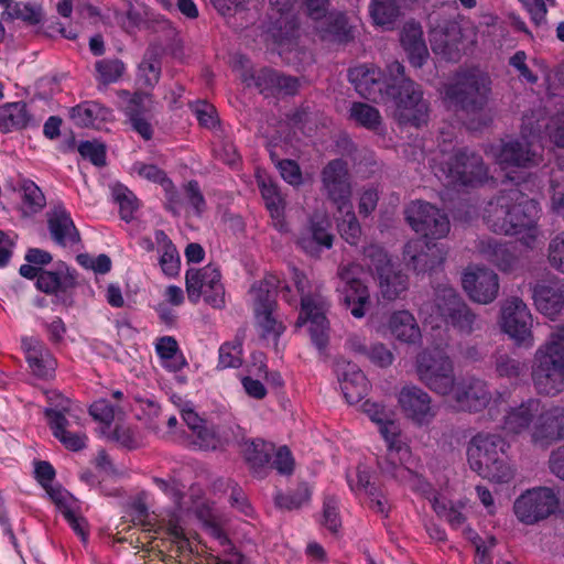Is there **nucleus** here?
<instances>
[{"label": "nucleus", "instance_id": "nucleus-1", "mask_svg": "<svg viewBox=\"0 0 564 564\" xmlns=\"http://www.w3.org/2000/svg\"><path fill=\"white\" fill-rule=\"evenodd\" d=\"M532 381L540 394L556 395L564 388V324L554 326L535 350Z\"/></svg>", "mask_w": 564, "mask_h": 564}, {"label": "nucleus", "instance_id": "nucleus-2", "mask_svg": "<svg viewBox=\"0 0 564 564\" xmlns=\"http://www.w3.org/2000/svg\"><path fill=\"white\" fill-rule=\"evenodd\" d=\"M280 291L282 299L290 305H297V297L289 284L281 285L280 279L274 274L264 276L254 284L250 294L253 299L256 325L262 339L272 341L275 346L279 337L284 333L285 325L274 314L275 294Z\"/></svg>", "mask_w": 564, "mask_h": 564}, {"label": "nucleus", "instance_id": "nucleus-3", "mask_svg": "<svg viewBox=\"0 0 564 564\" xmlns=\"http://www.w3.org/2000/svg\"><path fill=\"white\" fill-rule=\"evenodd\" d=\"M292 283L301 304L295 326L302 327L308 324L313 343L318 349H323L328 344L329 323L326 318V312L329 304L323 296L319 286L313 284L303 272L294 269L292 271Z\"/></svg>", "mask_w": 564, "mask_h": 564}, {"label": "nucleus", "instance_id": "nucleus-4", "mask_svg": "<svg viewBox=\"0 0 564 564\" xmlns=\"http://www.w3.org/2000/svg\"><path fill=\"white\" fill-rule=\"evenodd\" d=\"M530 213H535V202L518 188H511L488 202L484 219L494 232L508 235L517 227L530 224Z\"/></svg>", "mask_w": 564, "mask_h": 564}, {"label": "nucleus", "instance_id": "nucleus-5", "mask_svg": "<svg viewBox=\"0 0 564 564\" xmlns=\"http://www.w3.org/2000/svg\"><path fill=\"white\" fill-rule=\"evenodd\" d=\"M379 431L388 447L384 460L379 463L381 471L413 490L420 489L422 479L410 467L412 452L402 440L399 424L392 417L387 423L379 425Z\"/></svg>", "mask_w": 564, "mask_h": 564}, {"label": "nucleus", "instance_id": "nucleus-6", "mask_svg": "<svg viewBox=\"0 0 564 564\" xmlns=\"http://www.w3.org/2000/svg\"><path fill=\"white\" fill-rule=\"evenodd\" d=\"M490 90V77L479 69H470L458 74L453 84L444 87L443 99L449 109L477 113L487 104Z\"/></svg>", "mask_w": 564, "mask_h": 564}, {"label": "nucleus", "instance_id": "nucleus-7", "mask_svg": "<svg viewBox=\"0 0 564 564\" xmlns=\"http://www.w3.org/2000/svg\"><path fill=\"white\" fill-rule=\"evenodd\" d=\"M542 124L534 115L525 116L521 124V141L502 143L495 152L496 163L502 171L512 167H530L539 164L541 154L533 140L539 137Z\"/></svg>", "mask_w": 564, "mask_h": 564}, {"label": "nucleus", "instance_id": "nucleus-8", "mask_svg": "<svg viewBox=\"0 0 564 564\" xmlns=\"http://www.w3.org/2000/svg\"><path fill=\"white\" fill-rule=\"evenodd\" d=\"M365 259L369 272L377 281L380 294L384 300L399 299L409 288L408 275L397 265L388 253L377 245L365 249Z\"/></svg>", "mask_w": 564, "mask_h": 564}, {"label": "nucleus", "instance_id": "nucleus-9", "mask_svg": "<svg viewBox=\"0 0 564 564\" xmlns=\"http://www.w3.org/2000/svg\"><path fill=\"white\" fill-rule=\"evenodd\" d=\"M221 278L220 269L212 263L186 270L185 289L188 301L196 305L203 299L213 308H223L226 304V292Z\"/></svg>", "mask_w": 564, "mask_h": 564}, {"label": "nucleus", "instance_id": "nucleus-10", "mask_svg": "<svg viewBox=\"0 0 564 564\" xmlns=\"http://www.w3.org/2000/svg\"><path fill=\"white\" fill-rule=\"evenodd\" d=\"M415 367L420 381L430 390L442 395L454 390V365L445 351L437 348L423 350L416 357Z\"/></svg>", "mask_w": 564, "mask_h": 564}, {"label": "nucleus", "instance_id": "nucleus-11", "mask_svg": "<svg viewBox=\"0 0 564 564\" xmlns=\"http://www.w3.org/2000/svg\"><path fill=\"white\" fill-rule=\"evenodd\" d=\"M295 2L296 0H270L272 9L280 14V17L275 18L272 29V36L279 44L290 42L297 34V20L292 13ZM328 4L329 0H304L307 15L315 22L328 13Z\"/></svg>", "mask_w": 564, "mask_h": 564}, {"label": "nucleus", "instance_id": "nucleus-12", "mask_svg": "<svg viewBox=\"0 0 564 564\" xmlns=\"http://www.w3.org/2000/svg\"><path fill=\"white\" fill-rule=\"evenodd\" d=\"M532 314L527 304L517 296L505 300L500 308L499 326L518 346L532 347Z\"/></svg>", "mask_w": 564, "mask_h": 564}, {"label": "nucleus", "instance_id": "nucleus-13", "mask_svg": "<svg viewBox=\"0 0 564 564\" xmlns=\"http://www.w3.org/2000/svg\"><path fill=\"white\" fill-rule=\"evenodd\" d=\"M405 218L411 228L426 239H443L451 230L447 215L426 202H412L405 209Z\"/></svg>", "mask_w": 564, "mask_h": 564}, {"label": "nucleus", "instance_id": "nucleus-14", "mask_svg": "<svg viewBox=\"0 0 564 564\" xmlns=\"http://www.w3.org/2000/svg\"><path fill=\"white\" fill-rule=\"evenodd\" d=\"M390 98L394 105L393 117L399 123L420 127L427 121V102L413 80H404L398 90L390 94Z\"/></svg>", "mask_w": 564, "mask_h": 564}, {"label": "nucleus", "instance_id": "nucleus-15", "mask_svg": "<svg viewBox=\"0 0 564 564\" xmlns=\"http://www.w3.org/2000/svg\"><path fill=\"white\" fill-rule=\"evenodd\" d=\"M558 498L547 487H536L520 495L514 503L513 511L517 519L527 524H535L556 511Z\"/></svg>", "mask_w": 564, "mask_h": 564}, {"label": "nucleus", "instance_id": "nucleus-16", "mask_svg": "<svg viewBox=\"0 0 564 564\" xmlns=\"http://www.w3.org/2000/svg\"><path fill=\"white\" fill-rule=\"evenodd\" d=\"M441 171L449 185H475L487 180V167L481 156L466 150H458L444 162Z\"/></svg>", "mask_w": 564, "mask_h": 564}, {"label": "nucleus", "instance_id": "nucleus-17", "mask_svg": "<svg viewBox=\"0 0 564 564\" xmlns=\"http://www.w3.org/2000/svg\"><path fill=\"white\" fill-rule=\"evenodd\" d=\"M322 189L327 198L343 212L350 203L351 182L348 164L341 159L329 161L321 172Z\"/></svg>", "mask_w": 564, "mask_h": 564}, {"label": "nucleus", "instance_id": "nucleus-18", "mask_svg": "<svg viewBox=\"0 0 564 564\" xmlns=\"http://www.w3.org/2000/svg\"><path fill=\"white\" fill-rule=\"evenodd\" d=\"M398 403L408 420L417 426L429 425L437 414L427 392L416 386H405L398 394Z\"/></svg>", "mask_w": 564, "mask_h": 564}, {"label": "nucleus", "instance_id": "nucleus-19", "mask_svg": "<svg viewBox=\"0 0 564 564\" xmlns=\"http://www.w3.org/2000/svg\"><path fill=\"white\" fill-rule=\"evenodd\" d=\"M462 285L471 301L488 304L498 295L499 278L489 269L468 267L463 274Z\"/></svg>", "mask_w": 564, "mask_h": 564}, {"label": "nucleus", "instance_id": "nucleus-20", "mask_svg": "<svg viewBox=\"0 0 564 564\" xmlns=\"http://www.w3.org/2000/svg\"><path fill=\"white\" fill-rule=\"evenodd\" d=\"M564 440V406L552 405L543 409L531 429V441L540 447Z\"/></svg>", "mask_w": 564, "mask_h": 564}, {"label": "nucleus", "instance_id": "nucleus-21", "mask_svg": "<svg viewBox=\"0 0 564 564\" xmlns=\"http://www.w3.org/2000/svg\"><path fill=\"white\" fill-rule=\"evenodd\" d=\"M503 440L498 435L479 433L475 435L467 447L469 466L478 475L494 464L503 453Z\"/></svg>", "mask_w": 564, "mask_h": 564}, {"label": "nucleus", "instance_id": "nucleus-22", "mask_svg": "<svg viewBox=\"0 0 564 564\" xmlns=\"http://www.w3.org/2000/svg\"><path fill=\"white\" fill-rule=\"evenodd\" d=\"M348 76L362 97L373 101L389 99L386 87H390V84L383 80V73L378 67L367 64L358 65L349 69Z\"/></svg>", "mask_w": 564, "mask_h": 564}, {"label": "nucleus", "instance_id": "nucleus-23", "mask_svg": "<svg viewBox=\"0 0 564 564\" xmlns=\"http://www.w3.org/2000/svg\"><path fill=\"white\" fill-rule=\"evenodd\" d=\"M354 264L340 265L338 276L344 283L341 294L346 308L354 317L361 318L366 315V308L370 304V294L367 285L354 278Z\"/></svg>", "mask_w": 564, "mask_h": 564}, {"label": "nucleus", "instance_id": "nucleus-24", "mask_svg": "<svg viewBox=\"0 0 564 564\" xmlns=\"http://www.w3.org/2000/svg\"><path fill=\"white\" fill-rule=\"evenodd\" d=\"M452 392L455 406L459 411L479 412L492 401L487 383L480 379L463 381Z\"/></svg>", "mask_w": 564, "mask_h": 564}, {"label": "nucleus", "instance_id": "nucleus-25", "mask_svg": "<svg viewBox=\"0 0 564 564\" xmlns=\"http://www.w3.org/2000/svg\"><path fill=\"white\" fill-rule=\"evenodd\" d=\"M404 257L414 271L425 272L440 265L445 258L444 250L436 243L416 239L406 243Z\"/></svg>", "mask_w": 564, "mask_h": 564}, {"label": "nucleus", "instance_id": "nucleus-26", "mask_svg": "<svg viewBox=\"0 0 564 564\" xmlns=\"http://www.w3.org/2000/svg\"><path fill=\"white\" fill-rule=\"evenodd\" d=\"M329 220L326 217H312L308 226L297 238V246L307 254L318 257L323 248L333 246V236L328 232Z\"/></svg>", "mask_w": 564, "mask_h": 564}, {"label": "nucleus", "instance_id": "nucleus-27", "mask_svg": "<svg viewBox=\"0 0 564 564\" xmlns=\"http://www.w3.org/2000/svg\"><path fill=\"white\" fill-rule=\"evenodd\" d=\"M538 311L551 319L564 310V284L560 280H550L535 285L533 292Z\"/></svg>", "mask_w": 564, "mask_h": 564}, {"label": "nucleus", "instance_id": "nucleus-28", "mask_svg": "<svg viewBox=\"0 0 564 564\" xmlns=\"http://www.w3.org/2000/svg\"><path fill=\"white\" fill-rule=\"evenodd\" d=\"M336 372L344 397L349 404H356L367 395L368 380L356 365L345 361L337 362Z\"/></svg>", "mask_w": 564, "mask_h": 564}, {"label": "nucleus", "instance_id": "nucleus-29", "mask_svg": "<svg viewBox=\"0 0 564 564\" xmlns=\"http://www.w3.org/2000/svg\"><path fill=\"white\" fill-rule=\"evenodd\" d=\"M47 225L56 243L63 247H73L79 243V231L65 207L58 205L47 213Z\"/></svg>", "mask_w": 564, "mask_h": 564}, {"label": "nucleus", "instance_id": "nucleus-30", "mask_svg": "<svg viewBox=\"0 0 564 564\" xmlns=\"http://www.w3.org/2000/svg\"><path fill=\"white\" fill-rule=\"evenodd\" d=\"M44 413L53 435L65 446V448L77 452L86 446V434L73 431L70 429L69 421L64 414L52 409H46Z\"/></svg>", "mask_w": 564, "mask_h": 564}, {"label": "nucleus", "instance_id": "nucleus-31", "mask_svg": "<svg viewBox=\"0 0 564 564\" xmlns=\"http://www.w3.org/2000/svg\"><path fill=\"white\" fill-rule=\"evenodd\" d=\"M22 346L33 375L39 378L52 377L56 368V360L44 344L31 337L24 338Z\"/></svg>", "mask_w": 564, "mask_h": 564}, {"label": "nucleus", "instance_id": "nucleus-32", "mask_svg": "<svg viewBox=\"0 0 564 564\" xmlns=\"http://www.w3.org/2000/svg\"><path fill=\"white\" fill-rule=\"evenodd\" d=\"M258 186L264 199L265 207L270 213L274 228L279 231H286L288 224L284 217L285 200L278 185L270 178L258 177Z\"/></svg>", "mask_w": 564, "mask_h": 564}, {"label": "nucleus", "instance_id": "nucleus-33", "mask_svg": "<svg viewBox=\"0 0 564 564\" xmlns=\"http://www.w3.org/2000/svg\"><path fill=\"white\" fill-rule=\"evenodd\" d=\"M400 42L409 56L410 63L415 67H421L429 57L421 25L414 22L405 23L401 31Z\"/></svg>", "mask_w": 564, "mask_h": 564}, {"label": "nucleus", "instance_id": "nucleus-34", "mask_svg": "<svg viewBox=\"0 0 564 564\" xmlns=\"http://www.w3.org/2000/svg\"><path fill=\"white\" fill-rule=\"evenodd\" d=\"M315 23L314 28L322 40L344 43L354 37L352 26L343 13L328 12Z\"/></svg>", "mask_w": 564, "mask_h": 564}, {"label": "nucleus", "instance_id": "nucleus-35", "mask_svg": "<svg viewBox=\"0 0 564 564\" xmlns=\"http://www.w3.org/2000/svg\"><path fill=\"white\" fill-rule=\"evenodd\" d=\"M34 123V117L23 101L7 102L0 107V131L24 130Z\"/></svg>", "mask_w": 564, "mask_h": 564}, {"label": "nucleus", "instance_id": "nucleus-36", "mask_svg": "<svg viewBox=\"0 0 564 564\" xmlns=\"http://www.w3.org/2000/svg\"><path fill=\"white\" fill-rule=\"evenodd\" d=\"M274 446L263 440H249L242 444V455L250 470L257 477H262L269 467Z\"/></svg>", "mask_w": 564, "mask_h": 564}, {"label": "nucleus", "instance_id": "nucleus-37", "mask_svg": "<svg viewBox=\"0 0 564 564\" xmlns=\"http://www.w3.org/2000/svg\"><path fill=\"white\" fill-rule=\"evenodd\" d=\"M458 304H465L458 293L449 285H440L433 302L425 303L422 312L430 315L436 314L446 321L459 310Z\"/></svg>", "mask_w": 564, "mask_h": 564}, {"label": "nucleus", "instance_id": "nucleus-38", "mask_svg": "<svg viewBox=\"0 0 564 564\" xmlns=\"http://www.w3.org/2000/svg\"><path fill=\"white\" fill-rule=\"evenodd\" d=\"M388 328L395 339L406 344H415L422 337L414 315L405 310L395 311L390 315Z\"/></svg>", "mask_w": 564, "mask_h": 564}, {"label": "nucleus", "instance_id": "nucleus-39", "mask_svg": "<svg viewBox=\"0 0 564 564\" xmlns=\"http://www.w3.org/2000/svg\"><path fill=\"white\" fill-rule=\"evenodd\" d=\"M70 119L80 127L99 128L102 122L112 119V111L99 102L86 101L70 109Z\"/></svg>", "mask_w": 564, "mask_h": 564}, {"label": "nucleus", "instance_id": "nucleus-40", "mask_svg": "<svg viewBox=\"0 0 564 564\" xmlns=\"http://www.w3.org/2000/svg\"><path fill=\"white\" fill-rule=\"evenodd\" d=\"M540 408V401L536 399H529L519 406L512 408L505 417V430L512 434L528 430Z\"/></svg>", "mask_w": 564, "mask_h": 564}, {"label": "nucleus", "instance_id": "nucleus-41", "mask_svg": "<svg viewBox=\"0 0 564 564\" xmlns=\"http://www.w3.org/2000/svg\"><path fill=\"white\" fill-rule=\"evenodd\" d=\"M476 248L485 260L495 264L499 270L510 271L513 269L516 257L506 245H501L497 240L488 238L479 240Z\"/></svg>", "mask_w": 564, "mask_h": 564}, {"label": "nucleus", "instance_id": "nucleus-42", "mask_svg": "<svg viewBox=\"0 0 564 564\" xmlns=\"http://www.w3.org/2000/svg\"><path fill=\"white\" fill-rule=\"evenodd\" d=\"M154 238L162 272L170 278L177 276L181 270V258L176 247L163 230H156Z\"/></svg>", "mask_w": 564, "mask_h": 564}, {"label": "nucleus", "instance_id": "nucleus-43", "mask_svg": "<svg viewBox=\"0 0 564 564\" xmlns=\"http://www.w3.org/2000/svg\"><path fill=\"white\" fill-rule=\"evenodd\" d=\"M155 350L161 365L169 371H180L187 365L176 339L172 336L160 337L155 343Z\"/></svg>", "mask_w": 564, "mask_h": 564}, {"label": "nucleus", "instance_id": "nucleus-44", "mask_svg": "<svg viewBox=\"0 0 564 564\" xmlns=\"http://www.w3.org/2000/svg\"><path fill=\"white\" fill-rule=\"evenodd\" d=\"M348 118L356 126L375 132L381 130L383 122L382 116L376 107L361 101H354L350 105Z\"/></svg>", "mask_w": 564, "mask_h": 564}, {"label": "nucleus", "instance_id": "nucleus-45", "mask_svg": "<svg viewBox=\"0 0 564 564\" xmlns=\"http://www.w3.org/2000/svg\"><path fill=\"white\" fill-rule=\"evenodd\" d=\"M431 46L434 53L443 55L444 58L457 59L458 37L456 25L446 30L434 29L431 32Z\"/></svg>", "mask_w": 564, "mask_h": 564}, {"label": "nucleus", "instance_id": "nucleus-46", "mask_svg": "<svg viewBox=\"0 0 564 564\" xmlns=\"http://www.w3.org/2000/svg\"><path fill=\"white\" fill-rule=\"evenodd\" d=\"M19 192L21 195V210L24 215L37 214L45 207V196L33 181L22 178L19 182Z\"/></svg>", "mask_w": 564, "mask_h": 564}, {"label": "nucleus", "instance_id": "nucleus-47", "mask_svg": "<svg viewBox=\"0 0 564 564\" xmlns=\"http://www.w3.org/2000/svg\"><path fill=\"white\" fill-rule=\"evenodd\" d=\"M400 6L397 0H372L370 14L373 22L381 26L392 24L398 18Z\"/></svg>", "mask_w": 564, "mask_h": 564}, {"label": "nucleus", "instance_id": "nucleus-48", "mask_svg": "<svg viewBox=\"0 0 564 564\" xmlns=\"http://www.w3.org/2000/svg\"><path fill=\"white\" fill-rule=\"evenodd\" d=\"M339 213L344 214V217L338 223V230L340 236L349 245H357L361 236V228L352 212L351 203H348L344 210Z\"/></svg>", "mask_w": 564, "mask_h": 564}, {"label": "nucleus", "instance_id": "nucleus-49", "mask_svg": "<svg viewBox=\"0 0 564 564\" xmlns=\"http://www.w3.org/2000/svg\"><path fill=\"white\" fill-rule=\"evenodd\" d=\"M97 80L104 85L119 80L124 70V64L118 58H105L95 64Z\"/></svg>", "mask_w": 564, "mask_h": 564}, {"label": "nucleus", "instance_id": "nucleus-50", "mask_svg": "<svg viewBox=\"0 0 564 564\" xmlns=\"http://www.w3.org/2000/svg\"><path fill=\"white\" fill-rule=\"evenodd\" d=\"M479 476L497 484L510 482L514 477V468L507 460L505 453L486 470H482Z\"/></svg>", "mask_w": 564, "mask_h": 564}, {"label": "nucleus", "instance_id": "nucleus-51", "mask_svg": "<svg viewBox=\"0 0 564 564\" xmlns=\"http://www.w3.org/2000/svg\"><path fill=\"white\" fill-rule=\"evenodd\" d=\"M8 18L11 20H21L29 25L39 24L42 21V8L29 2H17L9 7Z\"/></svg>", "mask_w": 564, "mask_h": 564}, {"label": "nucleus", "instance_id": "nucleus-52", "mask_svg": "<svg viewBox=\"0 0 564 564\" xmlns=\"http://www.w3.org/2000/svg\"><path fill=\"white\" fill-rule=\"evenodd\" d=\"M242 339L239 337L224 343L219 348V366L238 368L242 364Z\"/></svg>", "mask_w": 564, "mask_h": 564}, {"label": "nucleus", "instance_id": "nucleus-53", "mask_svg": "<svg viewBox=\"0 0 564 564\" xmlns=\"http://www.w3.org/2000/svg\"><path fill=\"white\" fill-rule=\"evenodd\" d=\"M432 506L434 511L440 517L444 518L454 529L460 528L466 521V517L462 512L463 505H448L443 499L435 497Z\"/></svg>", "mask_w": 564, "mask_h": 564}, {"label": "nucleus", "instance_id": "nucleus-54", "mask_svg": "<svg viewBox=\"0 0 564 564\" xmlns=\"http://www.w3.org/2000/svg\"><path fill=\"white\" fill-rule=\"evenodd\" d=\"M113 197L116 203L119 205L121 218L127 221L132 219L134 213L139 208V200L137 196L127 187L117 186L113 189Z\"/></svg>", "mask_w": 564, "mask_h": 564}, {"label": "nucleus", "instance_id": "nucleus-55", "mask_svg": "<svg viewBox=\"0 0 564 564\" xmlns=\"http://www.w3.org/2000/svg\"><path fill=\"white\" fill-rule=\"evenodd\" d=\"M538 214V206L535 205V213H530V224L525 226H519L514 229L511 235H520V239L523 245L533 249L543 243V235L535 224V217Z\"/></svg>", "mask_w": 564, "mask_h": 564}, {"label": "nucleus", "instance_id": "nucleus-56", "mask_svg": "<svg viewBox=\"0 0 564 564\" xmlns=\"http://www.w3.org/2000/svg\"><path fill=\"white\" fill-rule=\"evenodd\" d=\"M311 498V491L306 485L300 486L293 494H279L275 496V505L285 510H294L302 507Z\"/></svg>", "mask_w": 564, "mask_h": 564}, {"label": "nucleus", "instance_id": "nucleus-57", "mask_svg": "<svg viewBox=\"0 0 564 564\" xmlns=\"http://www.w3.org/2000/svg\"><path fill=\"white\" fill-rule=\"evenodd\" d=\"M90 415L101 423L109 425L119 414L121 409L106 399L95 401L89 408Z\"/></svg>", "mask_w": 564, "mask_h": 564}, {"label": "nucleus", "instance_id": "nucleus-58", "mask_svg": "<svg viewBox=\"0 0 564 564\" xmlns=\"http://www.w3.org/2000/svg\"><path fill=\"white\" fill-rule=\"evenodd\" d=\"M459 310H457L454 316H449L445 322L453 325L459 332L463 333H471L474 329V324L476 321L475 314L470 311L467 304H458Z\"/></svg>", "mask_w": 564, "mask_h": 564}, {"label": "nucleus", "instance_id": "nucleus-59", "mask_svg": "<svg viewBox=\"0 0 564 564\" xmlns=\"http://www.w3.org/2000/svg\"><path fill=\"white\" fill-rule=\"evenodd\" d=\"M323 524L332 533H337L341 527V520L338 512V501L333 497H328L324 500Z\"/></svg>", "mask_w": 564, "mask_h": 564}, {"label": "nucleus", "instance_id": "nucleus-60", "mask_svg": "<svg viewBox=\"0 0 564 564\" xmlns=\"http://www.w3.org/2000/svg\"><path fill=\"white\" fill-rule=\"evenodd\" d=\"M523 370L524 366L520 361L507 355L499 356L496 360V372L499 377L517 379Z\"/></svg>", "mask_w": 564, "mask_h": 564}, {"label": "nucleus", "instance_id": "nucleus-61", "mask_svg": "<svg viewBox=\"0 0 564 564\" xmlns=\"http://www.w3.org/2000/svg\"><path fill=\"white\" fill-rule=\"evenodd\" d=\"M547 251L550 264L564 273V232L558 234L550 241Z\"/></svg>", "mask_w": 564, "mask_h": 564}, {"label": "nucleus", "instance_id": "nucleus-62", "mask_svg": "<svg viewBox=\"0 0 564 564\" xmlns=\"http://www.w3.org/2000/svg\"><path fill=\"white\" fill-rule=\"evenodd\" d=\"M132 171L140 177L158 183L161 186L164 185L165 181L170 180L164 171H162L161 169L153 164L135 162L132 166Z\"/></svg>", "mask_w": 564, "mask_h": 564}, {"label": "nucleus", "instance_id": "nucleus-63", "mask_svg": "<svg viewBox=\"0 0 564 564\" xmlns=\"http://www.w3.org/2000/svg\"><path fill=\"white\" fill-rule=\"evenodd\" d=\"M276 167L281 177L290 185L300 186L303 182L302 172L299 164L293 160H279Z\"/></svg>", "mask_w": 564, "mask_h": 564}, {"label": "nucleus", "instance_id": "nucleus-64", "mask_svg": "<svg viewBox=\"0 0 564 564\" xmlns=\"http://www.w3.org/2000/svg\"><path fill=\"white\" fill-rule=\"evenodd\" d=\"M78 152L85 159H89L95 165H104L106 161V149L104 144L95 141L82 142Z\"/></svg>", "mask_w": 564, "mask_h": 564}]
</instances>
